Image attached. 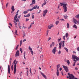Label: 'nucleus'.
I'll list each match as a JSON object with an SVG mask.
<instances>
[{
  "label": "nucleus",
  "mask_w": 79,
  "mask_h": 79,
  "mask_svg": "<svg viewBox=\"0 0 79 79\" xmlns=\"http://www.w3.org/2000/svg\"><path fill=\"white\" fill-rule=\"evenodd\" d=\"M31 15V14H27V15L25 16V17L26 18L27 17H29L30 16V15Z\"/></svg>",
  "instance_id": "nucleus-25"
},
{
  "label": "nucleus",
  "mask_w": 79,
  "mask_h": 79,
  "mask_svg": "<svg viewBox=\"0 0 79 79\" xmlns=\"http://www.w3.org/2000/svg\"><path fill=\"white\" fill-rule=\"evenodd\" d=\"M17 22H19V19H17V20H16L15 22V21H14L15 25H17V24L18 23Z\"/></svg>",
  "instance_id": "nucleus-14"
},
{
  "label": "nucleus",
  "mask_w": 79,
  "mask_h": 79,
  "mask_svg": "<svg viewBox=\"0 0 79 79\" xmlns=\"http://www.w3.org/2000/svg\"><path fill=\"white\" fill-rule=\"evenodd\" d=\"M58 54H60L61 53V51L59 50L58 52Z\"/></svg>",
  "instance_id": "nucleus-47"
},
{
  "label": "nucleus",
  "mask_w": 79,
  "mask_h": 79,
  "mask_svg": "<svg viewBox=\"0 0 79 79\" xmlns=\"http://www.w3.org/2000/svg\"><path fill=\"white\" fill-rule=\"evenodd\" d=\"M46 3L47 2H46V1H44V3H43V5H45Z\"/></svg>",
  "instance_id": "nucleus-43"
},
{
  "label": "nucleus",
  "mask_w": 79,
  "mask_h": 79,
  "mask_svg": "<svg viewBox=\"0 0 79 79\" xmlns=\"http://www.w3.org/2000/svg\"><path fill=\"white\" fill-rule=\"evenodd\" d=\"M35 0H32V3L31 4H30V5H32L33 4H35Z\"/></svg>",
  "instance_id": "nucleus-18"
},
{
  "label": "nucleus",
  "mask_w": 79,
  "mask_h": 79,
  "mask_svg": "<svg viewBox=\"0 0 79 79\" xmlns=\"http://www.w3.org/2000/svg\"><path fill=\"white\" fill-rule=\"evenodd\" d=\"M57 67V70H59V68H60V64H58L56 66Z\"/></svg>",
  "instance_id": "nucleus-20"
},
{
  "label": "nucleus",
  "mask_w": 79,
  "mask_h": 79,
  "mask_svg": "<svg viewBox=\"0 0 79 79\" xmlns=\"http://www.w3.org/2000/svg\"><path fill=\"white\" fill-rule=\"evenodd\" d=\"M75 69L76 70V71H77L78 69V68H77V67L75 68Z\"/></svg>",
  "instance_id": "nucleus-53"
},
{
  "label": "nucleus",
  "mask_w": 79,
  "mask_h": 79,
  "mask_svg": "<svg viewBox=\"0 0 79 79\" xmlns=\"http://www.w3.org/2000/svg\"><path fill=\"white\" fill-rule=\"evenodd\" d=\"M76 62H74L73 64V66H75V64H76Z\"/></svg>",
  "instance_id": "nucleus-45"
},
{
  "label": "nucleus",
  "mask_w": 79,
  "mask_h": 79,
  "mask_svg": "<svg viewBox=\"0 0 79 79\" xmlns=\"http://www.w3.org/2000/svg\"><path fill=\"white\" fill-rule=\"evenodd\" d=\"M8 73L9 74H10V66L9 65H8Z\"/></svg>",
  "instance_id": "nucleus-12"
},
{
  "label": "nucleus",
  "mask_w": 79,
  "mask_h": 79,
  "mask_svg": "<svg viewBox=\"0 0 79 79\" xmlns=\"http://www.w3.org/2000/svg\"><path fill=\"white\" fill-rule=\"evenodd\" d=\"M60 4L61 5H60L61 6H62V5L63 6V9L64 10V12H66L67 11V7H66V6L68 5V4H64L63 3H60Z\"/></svg>",
  "instance_id": "nucleus-1"
},
{
  "label": "nucleus",
  "mask_w": 79,
  "mask_h": 79,
  "mask_svg": "<svg viewBox=\"0 0 79 79\" xmlns=\"http://www.w3.org/2000/svg\"><path fill=\"white\" fill-rule=\"evenodd\" d=\"M19 10H17V12H16L15 13L16 14L17 13H19Z\"/></svg>",
  "instance_id": "nucleus-49"
},
{
  "label": "nucleus",
  "mask_w": 79,
  "mask_h": 79,
  "mask_svg": "<svg viewBox=\"0 0 79 79\" xmlns=\"http://www.w3.org/2000/svg\"><path fill=\"white\" fill-rule=\"evenodd\" d=\"M20 44H23V41H22V40L20 41Z\"/></svg>",
  "instance_id": "nucleus-57"
},
{
  "label": "nucleus",
  "mask_w": 79,
  "mask_h": 79,
  "mask_svg": "<svg viewBox=\"0 0 79 79\" xmlns=\"http://www.w3.org/2000/svg\"><path fill=\"white\" fill-rule=\"evenodd\" d=\"M23 37H25V36H26V33H25L24 32H23Z\"/></svg>",
  "instance_id": "nucleus-41"
},
{
  "label": "nucleus",
  "mask_w": 79,
  "mask_h": 79,
  "mask_svg": "<svg viewBox=\"0 0 79 79\" xmlns=\"http://www.w3.org/2000/svg\"><path fill=\"white\" fill-rule=\"evenodd\" d=\"M56 47H55L52 50V53H53L54 55L55 54V52H56Z\"/></svg>",
  "instance_id": "nucleus-8"
},
{
  "label": "nucleus",
  "mask_w": 79,
  "mask_h": 79,
  "mask_svg": "<svg viewBox=\"0 0 79 79\" xmlns=\"http://www.w3.org/2000/svg\"><path fill=\"white\" fill-rule=\"evenodd\" d=\"M57 72L56 73V74L57 76H58L59 75H60V72H59V71L58 70V69H57Z\"/></svg>",
  "instance_id": "nucleus-19"
},
{
  "label": "nucleus",
  "mask_w": 79,
  "mask_h": 79,
  "mask_svg": "<svg viewBox=\"0 0 79 79\" xmlns=\"http://www.w3.org/2000/svg\"><path fill=\"white\" fill-rule=\"evenodd\" d=\"M13 68H14V67H13V65H12L11 66V69L12 70V71H13Z\"/></svg>",
  "instance_id": "nucleus-36"
},
{
  "label": "nucleus",
  "mask_w": 79,
  "mask_h": 79,
  "mask_svg": "<svg viewBox=\"0 0 79 79\" xmlns=\"http://www.w3.org/2000/svg\"><path fill=\"white\" fill-rule=\"evenodd\" d=\"M60 22V21H57L56 23L55 24H56V25H58V23Z\"/></svg>",
  "instance_id": "nucleus-30"
},
{
  "label": "nucleus",
  "mask_w": 79,
  "mask_h": 79,
  "mask_svg": "<svg viewBox=\"0 0 79 79\" xmlns=\"http://www.w3.org/2000/svg\"><path fill=\"white\" fill-rule=\"evenodd\" d=\"M67 28H69V23H67Z\"/></svg>",
  "instance_id": "nucleus-39"
},
{
  "label": "nucleus",
  "mask_w": 79,
  "mask_h": 79,
  "mask_svg": "<svg viewBox=\"0 0 79 79\" xmlns=\"http://www.w3.org/2000/svg\"><path fill=\"white\" fill-rule=\"evenodd\" d=\"M23 55L24 60H26V52H24Z\"/></svg>",
  "instance_id": "nucleus-21"
},
{
  "label": "nucleus",
  "mask_w": 79,
  "mask_h": 79,
  "mask_svg": "<svg viewBox=\"0 0 79 79\" xmlns=\"http://www.w3.org/2000/svg\"><path fill=\"white\" fill-rule=\"evenodd\" d=\"M9 25H10V26H11V27H13V26L12 25V24H11V23H9Z\"/></svg>",
  "instance_id": "nucleus-50"
},
{
  "label": "nucleus",
  "mask_w": 79,
  "mask_h": 79,
  "mask_svg": "<svg viewBox=\"0 0 79 79\" xmlns=\"http://www.w3.org/2000/svg\"><path fill=\"white\" fill-rule=\"evenodd\" d=\"M62 66L64 68V70L67 73V72L68 71V66H66L64 65H63Z\"/></svg>",
  "instance_id": "nucleus-5"
},
{
  "label": "nucleus",
  "mask_w": 79,
  "mask_h": 79,
  "mask_svg": "<svg viewBox=\"0 0 79 79\" xmlns=\"http://www.w3.org/2000/svg\"><path fill=\"white\" fill-rule=\"evenodd\" d=\"M17 32H18V31H17V30H16L15 33H14V34L15 35H16V34L17 35H18V34H17Z\"/></svg>",
  "instance_id": "nucleus-26"
},
{
  "label": "nucleus",
  "mask_w": 79,
  "mask_h": 79,
  "mask_svg": "<svg viewBox=\"0 0 79 79\" xmlns=\"http://www.w3.org/2000/svg\"><path fill=\"white\" fill-rule=\"evenodd\" d=\"M18 62V61H17L15 62V64L14 65V73L15 74L16 73V64H17V63Z\"/></svg>",
  "instance_id": "nucleus-3"
},
{
  "label": "nucleus",
  "mask_w": 79,
  "mask_h": 79,
  "mask_svg": "<svg viewBox=\"0 0 79 79\" xmlns=\"http://www.w3.org/2000/svg\"><path fill=\"white\" fill-rule=\"evenodd\" d=\"M69 36V34L67 33H66L65 34V35L63 37V39L64 40H65V37L68 38V37Z\"/></svg>",
  "instance_id": "nucleus-11"
},
{
  "label": "nucleus",
  "mask_w": 79,
  "mask_h": 79,
  "mask_svg": "<svg viewBox=\"0 0 79 79\" xmlns=\"http://www.w3.org/2000/svg\"><path fill=\"white\" fill-rule=\"evenodd\" d=\"M20 50L21 52V53H23V49L21 48H20Z\"/></svg>",
  "instance_id": "nucleus-38"
},
{
  "label": "nucleus",
  "mask_w": 79,
  "mask_h": 79,
  "mask_svg": "<svg viewBox=\"0 0 79 79\" xmlns=\"http://www.w3.org/2000/svg\"><path fill=\"white\" fill-rule=\"evenodd\" d=\"M62 44H63L62 47H64V41H63L62 42Z\"/></svg>",
  "instance_id": "nucleus-28"
},
{
  "label": "nucleus",
  "mask_w": 79,
  "mask_h": 79,
  "mask_svg": "<svg viewBox=\"0 0 79 79\" xmlns=\"http://www.w3.org/2000/svg\"><path fill=\"white\" fill-rule=\"evenodd\" d=\"M44 13L43 15V17H45V15H46V14H47V12H48V10H44Z\"/></svg>",
  "instance_id": "nucleus-7"
},
{
  "label": "nucleus",
  "mask_w": 79,
  "mask_h": 79,
  "mask_svg": "<svg viewBox=\"0 0 79 79\" xmlns=\"http://www.w3.org/2000/svg\"><path fill=\"white\" fill-rule=\"evenodd\" d=\"M28 49L29 50H30L31 51V52L32 54V55H33V54H34V52H33V51H32V48L30 47V46L29 47Z\"/></svg>",
  "instance_id": "nucleus-10"
},
{
  "label": "nucleus",
  "mask_w": 79,
  "mask_h": 79,
  "mask_svg": "<svg viewBox=\"0 0 79 79\" xmlns=\"http://www.w3.org/2000/svg\"><path fill=\"white\" fill-rule=\"evenodd\" d=\"M66 62L68 64V65H69V64H70V62H69V60H67Z\"/></svg>",
  "instance_id": "nucleus-24"
},
{
  "label": "nucleus",
  "mask_w": 79,
  "mask_h": 79,
  "mask_svg": "<svg viewBox=\"0 0 79 79\" xmlns=\"http://www.w3.org/2000/svg\"><path fill=\"white\" fill-rule=\"evenodd\" d=\"M72 76H73V79H78V78H77L75 77L73 75V74Z\"/></svg>",
  "instance_id": "nucleus-35"
},
{
  "label": "nucleus",
  "mask_w": 79,
  "mask_h": 79,
  "mask_svg": "<svg viewBox=\"0 0 79 79\" xmlns=\"http://www.w3.org/2000/svg\"><path fill=\"white\" fill-rule=\"evenodd\" d=\"M55 45V43L54 42H53L50 45V48H52L53 46H54Z\"/></svg>",
  "instance_id": "nucleus-16"
},
{
  "label": "nucleus",
  "mask_w": 79,
  "mask_h": 79,
  "mask_svg": "<svg viewBox=\"0 0 79 79\" xmlns=\"http://www.w3.org/2000/svg\"><path fill=\"white\" fill-rule=\"evenodd\" d=\"M61 38H60V39H58V40H61Z\"/></svg>",
  "instance_id": "nucleus-64"
},
{
  "label": "nucleus",
  "mask_w": 79,
  "mask_h": 79,
  "mask_svg": "<svg viewBox=\"0 0 79 79\" xmlns=\"http://www.w3.org/2000/svg\"><path fill=\"white\" fill-rule=\"evenodd\" d=\"M73 27H74L75 29H77V26H76V25L74 24L73 26Z\"/></svg>",
  "instance_id": "nucleus-23"
},
{
  "label": "nucleus",
  "mask_w": 79,
  "mask_h": 79,
  "mask_svg": "<svg viewBox=\"0 0 79 79\" xmlns=\"http://www.w3.org/2000/svg\"><path fill=\"white\" fill-rule=\"evenodd\" d=\"M32 19H34V15L32 16Z\"/></svg>",
  "instance_id": "nucleus-52"
},
{
  "label": "nucleus",
  "mask_w": 79,
  "mask_h": 79,
  "mask_svg": "<svg viewBox=\"0 0 79 79\" xmlns=\"http://www.w3.org/2000/svg\"><path fill=\"white\" fill-rule=\"evenodd\" d=\"M8 6V3H7L6 4V7H7Z\"/></svg>",
  "instance_id": "nucleus-51"
},
{
  "label": "nucleus",
  "mask_w": 79,
  "mask_h": 79,
  "mask_svg": "<svg viewBox=\"0 0 79 79\" xmlns=\"http://www.w3.org/2000/svg\"><path fill=\"white\" fill-rule=\"evenodd\" d=\"M68 75L69 78V79H74L73 78V74H70L69 73H68Z\"/></svg>",
  "instance_id": "nucleus-4"
},
{
  "label": "nucleus",
  "mask_w": 79,
  "mask_h": 79,
  "mask_svg": "<svg viewBox=\"0 0 79 79\" xmlns=\"http://www.w3.org/2000/svg\"><path fill=\"white\" fill-rule=\"evenodd\" d=\"M61 70H62V68H60V71H61Z\"/></svg>",
  "instance_id": "nucleus-58"
},
{
  "label": "nucleus",
  "mask_w": 79,
  "mask_h": 79,
  "mask_svg": "<svg viewBox=\"0 0 79 79\" xmlns=\"http://www.w3.org/2000/svg\"><path fill=\"white\" fill-rule=\"evenodd\" d=\"M72 58L73 59V61L75 62H77V61H79V57L74 55H72Z\"/></svg>",
  "instance_id": "nucleus-2"
},
{
  "label": "nucleus",
  "mask_w": 79,
  "mask_h": 79,
  "mask_svg": "<svg viewBox=\"0 0 79 79\" xmlns=\"http://www.w3.org/2000/svg\"><path fill=\"white\" fill-rule=\"evenodd\" d=\"M27 74H29V71L28 70H27Z\"/></svg>",
  "instance_id": "nucleus-54"
},
{
  "label": "nucleus",
  "mask_w": 79,
  "mask_h": 79,
  "mask_svg": "<svg viewBox=\"0 0 79 79\" xmlns=\"http://www.w3.org/2000/svg\"><path fill=\"white\" fill-rule=\"evenodd\" d=\"M41 74L43 76L44 78H45V79H47L46 76H45V74H44V73H43L42 72H41Z\"/></svg>",
  "instance_id": "nucleus-13"
},
{
  "label": "nucleus",
  "mask_w": 79,
  "mask_h": 79,
  "mask_svg": "<svg viewBox=\"0 0 79 79\" xmlns=\"http://www.w3.org/2000/svg\"><path fill=\"white\" fill-rule=\"evenodd\" d=\"M50 32V30H48V29L47 31V35H48V32Z\"/></svg>",
  "instance_id": "nucleus-31"
},
{
  "label": "nucleus",
  "mask_w": 79,
  "mask_h": 79,
  "mask_svg": "<svg viewBox=\"0 0 79 79\" xmlns=\"http://www.w3.org/2000/svg\"><path fill=\"white\" fill-rule=\"evenodd\" d=\"M62 44V43H61V42H60V43H59V45H60V46H61Z\"/></svg>",
  "instance_id": "nucleus-46"
},
{
  "label": "nucleus",
  "mask_w": 79,
  "mask_h": 79,
  "mask_svg": "<svg viewBox=\"0 0 79 79\" xmlns=\"http://www.w3.org/2000/svg\"><path fill=\"white\" fill-rule=\"evenodd\" d=\"M18 47H19V44L17 45L16 47V48H15V50H17V49L18 48Z\"/></svg>",
  "instance_id": "nucleus-32"
},
{
  "label": "nucleus",
  "mask_w": 79,
  "mask_h": 79,
  "mask_svg": "<svg viewBox=\"0 0 79 79\" xmlns=\"http://www.w3.org/2000/svg\"><path fill=\"white\" fill-rule=\"evenodd\" d=\"M32 26V25H31L29 27H28V29H29Z\"/></svg>",
  "instance_id": "nucleus-44"
},
{
  "label": "nucleus",
  "mask_w": 79,
  "mask_h": 79,
  "mask_svg": "<svg viewBox=\"0 0 79 79\" xmlns=\"http://www.w3.org/2000/svg\"><path fill=\"white\" fill-rule=\"evenodd\" d=\"M49 29H51V28H52V27H51V26H50V27H49Z\"/></svg>",
  "instance_id": "nucleus-56"
},
{
  "label": "nucleus",
  "mask_w": 79,
  "mask_h": 79,
  "mask_svg": "<svg viewBox=\"0 0 79 79\" xmlns=\"http://www.w3.org/2000/svg\"><path fill=\"white\" fill-rule=\"evenodd\" d=\"M64 17L65 19H67V18H68V16L67 15H64Z\"/></svg>",
  "instance_id": "nucleus-29"
},
{
  "label": "nucleus",
  "mask_w": 79,
  "mask_h": 79,
  "mask_svg": "<svg viewBox=\"0 0 79 79\" xmlns=\"http://www.w3.org/2000/svg\"><path fill=\"white\" fill-rule=\"evenodd\" d=\"M37 8V9H39V6H35L33 7L32 9L30 10V11H32L33 10H34V9H36Z\"/></svg>",
  "instance_id": "nucleus-6"
},
{
  "label": "nucleus",
  "mask_w": 79,
  "mask_h": 79,
  "mask_svg": "<svg viewBox=\"0 0 79 79\" xmlns=\"http://www.w3.org/2000/svg\"><path fill=\"white\" fill-rule=\"evenodd\" d=\"M16 60H15L13 62V64H15L16 63Z\"/></svg>",
  "instance_id": "nucleus-40"
},
{
  "label": "nucleus",
  "mask_w": 79,
  "mask_h": 79,
  "mask_svg": "<svg viewBox=\"0 0 79 79\" xmlns=\"http://www.w3.org/2000/svg\"><path fill=\"white\" fill-rule=\"evenodd\" d=\"M61 21H64V19H61Z\"/></svg>",
  "instance_id": "nucleus-62"
},
{
  "label": "nucleus",
  "mask_w": 79,
  "mask_h": 79,
  "mask_svg": "<svg viewBox=\"0 0 79 79\" xmlns=\"http://www.w3.org/2000/svg\"><path fill=\"white\" fill-rule=\"evenodd\" d=\"M18 14H17L15 15V16L14 17V20H15V21H16V19L17 18V17H18Z\"/></svg>",
  "instance_id": "nucleus-17"
},
{
  "label": "nucleus",
  "mask_w": 79,
  "mask_h": 79,
  "mask_svg": "<svg viewBox=\"0 0 79 79\" xmlns=\"http://www.w3.org/2000/svg\"><path fill=\"white\" fill-rule=\"evenodd\" d=\"M34 24V22H33V23L31 24V25H32V24Z\"/></svg>",
  "instance_id": "nucleus-59"
},
{
  "label": "nucleus",
  "mask_w": 79,
  "mask_h": 79,
  "mask_svg": "<svg viewBox=\"0 0 79 79\" xmlns=\"http://www.w3.org/2000/svg\"><path fill=\"white\" fill-rule=\"evenodd\" d=\"M50 26H51L52 27H54V25L52 24H51L50 25L48 26V27H49Z\"/></svg>",
  "instance_id": "nucleus-27"
},
{
  "label": "nucleus",
  "mask_w": 79,
  "mask_h": 79,
  "mask_svg": "<svg viewBox=\"0 0 79 79\" xmlns=\"http://www.w3.org/2000/svg\"><path fill=\"white\" fill-rule=\"evenodd\" d=\"M11 60H12V58H10V64L11 63Z\"/></svg>",
  "instance_id": "nucleus-37"
},
{
  "label": "nucleus",
  "mask_w": 79,
  "mask_h": 79,
  "mask_svg": "<svg viewBox=\"0 0 79 79\" xmlns=\"http://www.w3.org/2000/svg\"><path fill=\"white\" fill-rule=\"evenodd\" d=\"M11 9L12 10V11H15V9L14 7V6H13L11 7Z\"/></svg>",
  "instance_id": "nucleus-22"
},
{
  "label": "nucleus",
  "mask_w": 79,
  "mask_h": 79,
  "mask_svg": "<svg viewBox=\"0 0 79 79\" xmlns=\"http://www.w3.org/2000/svg\"><path fill=\"white\" fill-rule=\"evenodd\" d=\"M15 57L17 56H19V50H17L15 54Z\"/></svg>",
  "instance_id": "nucleus-9"
},
{
  "label": "nucleus",
  "mask_w": 79,
  "mask_h": 79,
  "mask_svg": "<svg viewBox=\"0 0 79 79\" xmlns=\"http://www.w3.org/2000/svg\"><path fill=\"white\" fill-rule=\"evenodd\" d=\"M73 22L75 23V24H77V20H76V19H73Z\"/></svg>",
  "instance_id": "nucleus-15"
},
{
  "label": "nucleus",
  "mask_w": 79,
  "mask_h": 79,
  "mask_svg": "<svg viewBox=\"0 0 79 79\" xmlns=\"http://www.w3.org/2000/svg\"><path fill=\"white\" fill-rule=\"evenodd\" d=\"M51 39V37H49L48 38V40H50Z\"/></svg>",
  "instance_id": "nucleus-63"
},
{
  "label": "nucleus",
  "mask_w": 79,
  "mask_h": 79,
  "mask_svg": "<svg viewBox=\"0 0 79 79\" xmlns=\"http://www.w3.org/2000/svg\"><path fill=\"white\" fill-rule=\"evenodd\" d=\"M64 48L67 52H68V49L66 48Z\"/></svg>",
  "instance_id": "nucleus-33"
},
{
  "label": "nucleus",
  "mask_w": 79,
  "mask_h": 79,
  "mask_svg": "<svg viewBox=\"0 0 79 79\" xmlns=\"http://www.w3.org/2000/svg\"><path fill=\"white\" fill-rule=\"evenodd\" d=\"M30 73H31V75L32 74V72H31V68H30Z\"/></svg>",
  "instance_id": "nucleus-42"
},
{
  "label": "nucleus",
  "mask_w": 79,
  "mask_h": 79,
  "mask_svg": "<svg viewBox=\"0 0 79 79\" xmlns=\"http://www.w3.org/2000/svg\"><path fill=\"white\" fill-rule=\"evenodd\" d=\"M21 17V15H19L18 16V18H20Z\"/></svg>",
  "instance_id": "nucleus-61"
},
{
  "label": "nucleus",
  "mask_w": 79,
  "mask_h": 79,
  "mask_svg": "<svg viewBox=\"0 0 79 79\" xmlns=\"http://www.w3.org/2000/svg\"><path fill=\"white\" fill-rule=\"evenodd\" d=\"M29 21V19H26V21Z\"/></svg>",
  "instance_id": "nucleus-55"
},
{
  "label": "nucleus",
  "mask_w": 79,
  "mask_h": 79,
  "mask_svg": "<svg viewBox=\"0 0 79 79\" xmlns=\"http://www.w3.org/2000/svg\"><path fill=\"white\" fill-rule=\"evenodd\" d=\"M73 53H75V54L76 53V52H75V51H73Z\"/></svg>",
  "instance_id": "nucleus-60"
},
{
  "label": "nucleus",
  "mask_w": 79,
  "mask_h": 79,
  "mask_svg": "<svg viewBox=\"0 0 79 79\" xmlns=\"http://www.w3.org/2000/svg\"><path fill=\"white\" fill-rule=\"evenodd\" d=\"M59 48L60 49H61V46H59Z\"/></svg>",
  "instance_id": "nucleus-48"
},
{
  "label": "nucleus",
  "mask_w": 79,
  "mask_h": 79,
  "mask_svg": "<svg viewBox=\"0 0 79 79\" xmlns=\"http://www.w3.org/2000/svg\"><path fill=\"white\" fill-rule=\"evenodd\" d=\"M27 13V11H25L23 12V13L24 14V15H25V14H26V13Z\"/></svg>",
  "instance_id": "nucleus-34"
}]
</instances>
